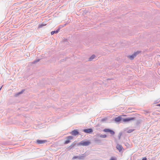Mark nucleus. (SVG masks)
<instances>
[{"label":"nucleus","mask_w":160,"mask_h":160,"mask_svg":"<svg viewBox=\"0 0 160 160\" xmlns=\"http://www.w3.org/2000/svg\"><path fill=\"white\" fill-rule=\"evenodd\" d=\"M91 144V142L90 141H82L78 143L77 145H80L83 146H86L89 145Z\"/></svg>","instance_id":"obj_1"},{"label":"nucleus","mask_w":160,"mask_h":160,"mask_svg":"<svg viewBox=\"0 0 160 160\" xmlns=\"http://www.w3.org/2000/svg\"><path fill=\"white\" fill-rule=\"evenodd\" d=\"M135 117H128L125 118H122V120L123 122H128L135 120Z\"/></svg>","instance_id":"obj_2"},{"label":"nucleus","mask_w":160,"mask_h":160,"mask_svg":"<svg viewBox=\"0 0 160 160\" xmlns=\"http://www.w3.org/2000/svg\"><path fill=\"white\" fill-rule=\"evenodd\" d=\"M103 131L105 132H109V133L112 135H113L115 134V132L113 130H110L109 129L105 128L104 129Z\"/></svg>","instance_id":"obj_3"},{"label":"nucleus","mask_w":160,"mask_h":160,"mask_svg":"<svg viewBox=\"0 0 160 160\" xmlns=\"http://www.w3.org/2000/svg\"><path fill=\"white\" fill-rule=\"evenodd\" d=\"M139 53V52H135L132 55L128 56V57L131 59L133 60Z\"/></svg>","instance_id":"obj_4"},{"label":"nucleus","mask_w":160,"mask_h":160,"mask_svg":"<svg viewBox=\"0 0 160 160\" xmlns=\"http://www.w3.org/2000/svg\"><path fill=\"white\" fill-rule=\"evenodd\" d=\"M67 140L65 141L64 144H67L70 142V140L73 139V137L72 136H69L67 137Z\"/></svg>","instance_id":"obj_5"},{"label":"nucleus","mask_w":160,"mask_h":160,"mask_svg":"<svg viewBox=\"0 0 160 160\" xmlns=\"http://www.w3.org/2000/svg\"><path fill=\"white\" fill-rule=\"evenodd\" d=\"M83 131L86 133H91L92 132L93 130L92 129L89 128L88 129H84Z\"/></svg>","instance_id":"obj_6"},{"label":"nucleus","mask_w":160,"mask_h":160,"mask_svg":"<svg viewBox=\"0 0 160 160\" xmlns=\"http://www.w3.org/2000/svg\"><path fill=\"white\" fill-rule=\"evenodd\" d=\"M47 141L46 140L39 139L37 140L36 142L38 144H40L44 143H45Z\"/></svg>","instance_id":"obj_7"},{"label":"nucleus","mask_w":160,"mask_h":160,"mask_svg":"<svg viewBox=\"0 0 160 160\" xmlns=\"http://www.w3.org/2000/svg\"><path fill=\"white\" fill-rule=\"evenodd\" d=\"M116 148L119 152H120L122 150V149H123V147L122 145L118 144L116 146Z\"/></svg>","instance_id":"obj_8"},{"label":"nucleus","mask_w":160,"mask_h":160,"mask_svg":"<svg viewBox=\"0 0 160 160\" xmlns=\"http://www.w3.org/2000/svg\"><path fill=\"white\" fill-rule=\"evenodd\" d=\"M78 133L79 132L76 130H74L71 132V134L74 136H76L78 134Z\"/></svg>","instance_id":"obj_9"},{"label":"nucleus","mask_w":160,"mask_h":160,"mask_svg":"<svg viewBox=\"0 0 160 160\" xmlns=\"http://www.w3.org/2000/svg\"><path fill=\"white\" fill-rule=\"evenodd\" d=\"M122 119L121 118V117H118L117 118H116L115 119V121L116 122H118L121 120H122Z\"/></svg>","instance_id":"obj_10"},{"label":"nucleus","mask_w":160,"mask_h":160,"mask_svg":"<svg viewBox=\"0 0 160 160\" xmlns=\"http://www.w3.org/2000/svg\"><path fill=\"white\" fill-rule=\"evenodd\" d=\"M60 29V28H59L56 31H52L51 32V34L53 35L54 33H58V32L59 31Z\"/></svg>","instance_id":"obj_11"},{"label":"nucleus","mask_w":160,"mask_h":160,"mask_svg":"<svg viewBox=\"0 0 160 160\" xmlns=\"http://www.w3.org/2000/svg\"><path fill=\"white\" fill-rule=\"evenodd\" d=\"M96 56L95 55H92L91 57H90L88 59V60L91 61L94 58H95Z\"/></svg>","instance_id":"obj_12"},{"label":"nucleus","mask_w":160,"mask_h":160,"mask_svg":"<svg viewBox=\"0 0 160 160\" xmlns=\"http://www.w3.org/2000/svg\"><path fill=\"white\" fill-rule=\"evenodd\" d=\"M85 157V156L83 155H80L78 156V159H83Z\"/></svg>","instance_id":"obj_13"},{"label":"nucleus","mask_w":160,"mask_h":160,"mask_svg":"<svg viewBox=\"0 0 160 160\" xmlns=\"http://www.w3.org/2000/svg\"><path fill=\"white\" fill-rule=\"evenodd\" d=\"M101 138H105L107 137V135H100L99 136Z\"/></svg>","instance_id":"obj_14"},{"label":"nucleus","mask_w":160,"mask_h":160,"mask_svg":"<svg viewBox=\"0 0 160 160\" xmlns=\"http://www.w3.org/2000/svg\"><path fill=\"white\" fill-rule=\"evenodd\" d=\"M46 24H41L39 25L38 28H41L43 27V26L46 25Z\"/></svg>","instance_id":"obj_15"},{"label":"nucleus","mask_w":160,"mask_h":160,"mask_svg":"<svg viewBox=\"0 0 160 160\" xmlns=\"http://www.w3.org/2000/svg\"><path fill=\"white\" fill-rule=\"evenodd\" d=\"M39 61H40V59H38L37 60H34L33 62V63H35L37 62H39Z\"/></svg>","instance_id":"obj_16"},{"label":"nucleus","mask_w":160,"mask_h":160,"mask_svg":"<svg viewBox=\"0 0 160 160\" xmlns=\"http://www.w3.org/2000/svg\"><path fill=\"white\" fill-rule=\"evenodd\" d=\"M76 158H78V156H74L72 158V159L74 160V159H76Z\"/></svg>","instance_id":"obj_17"},{"label":"nucleus","mask_w":160,"mask_h":160,"mask_svg":"<svg viewBox=\"0 0 160 160\" xmlns=\"http://www.w3.org/2000/svg\"><path fill=\"white\" fill-rule=\"evenodd\" d=\"M133 131V130H132V129H130V130H128L127 131V132L128 133H130L132 132Z\"/></svg>","instance_id":"obj_18"},{"label":"nucleus","mask_w":160,"mask_h":160,"mask_svg":"<svg viewBox=\"0 0 160 160\" xmlns=\"http://www.w3.org/2000/svg\"><path fill=\"white\" fill-rule=\"evenodd\" d=\"M75 144H74V143H73L71 144L70 146V147H71V148H73L75 146Z\"/></svg>","instance_id":"obj_19"},{"label":"nucleus","mask_w":160,"mask_h":160,"mask_svg":"<svg viewBox=\"0 0 160 160\" xmlns=\"http://www.w3.org/2000/svg\"><path fill=\"white\" fill-rule=\"evenodd\" d=\"M24 91V90H22V91L18 93V95L20 94H22L23 92Z\"/></svg>","instance_id":"obj_20"},{"label":"nucleus","mask_w":160,"mask_h":160,"mask_svg":"<svg viewBox=\"0 0 160 160\" xmlns=\"http://www.w3.org/2000/svg\"><path fill=\"white\" fill-rule=\"evenodd\" d=\"M94 141L96 142H100V140H99V139H94Z\"/></svg>","instance_id":"obj_21"},{"label":"nucleus","mask_w":160,"mask_h":160,"mask_svg":"<svg viewBox=\"0 0 160 160\" xmlns=\"http://www.w3.org/2000/svg\"><path fill=\"white\" fill-rule=\"evenodd\" d=\"M110 160H116V159L114 158H111Z\"/></svg>","instance_id":"obj_22"},{"label":"nucleus","mask_w":160,"mask_h":160,"mask_svg":"<svg viewBox=\"0 0 160 160\" xmlns=\"http://www.w3.org/2000/svg\"><path fill=\"white\" fill-rule=\"evenodd\" d=\"M147 158H144L142 159V160H147Z\"/></svg>","instance_id":"obj_23"},{"label":"nucleus","mask_w":160,"mask_h":160,"mask_svg":"<svg viewBox=\"0 0 160 160\" xmlns=\"http://www.w3.org/2000/svg\"><path fill=\"white\" fill-rule=\"evenodd\" d=\"M105 119H105L103 118L101 120V121L102 122H103V121H104L105 120Z\"/></svg>","instance_id":"obj_24"},{"label":"nucleus","mask_w":160,"mask_h":160,"mask_svg":"<svg viewBox=\"0 0 160 160\" xmlns=\"http://www.w3.org/2000/svg\"><path fill=\"white\" fill-rule=\"evenodd\" d=\"M121 134V133H119V136H118V138H119V139H120V138Z\"/></svg>","instance_id":"obj_25"},{"label":"nucleus","mask_w":160,"mask_h":160,"mask_svg":"<svg viewBox=\"0 0 160 160\" xmlns=\"http://www.w3.org/2000/svg\"><path fill=\"white\" fill-rule=\"evenodd\" d=\"M2 87H2L0 88V91L1 90Z\"/></svg>","instance_id":"obj_26"},{"label":"nucleus","mask_w":160,"mask_h":160,"mask_svg":"<svg viewBox=\"0 0 160 160\" xmlns=\"http://www.w3.org/2000/svg\"><path fill=\"white\" fill-rule=\"evenodd\" d=\"M159 106H160V104L159 105Z\"/></svg>","instance_id":"obj_27"}]
</instances>
